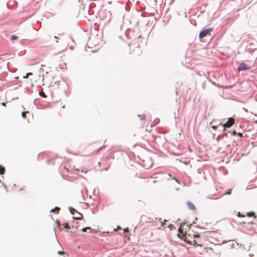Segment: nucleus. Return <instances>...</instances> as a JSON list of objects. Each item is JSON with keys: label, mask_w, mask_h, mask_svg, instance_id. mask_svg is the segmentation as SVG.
<instances>
[{"label": "nucleus", "mask_w": 257, "mask_h": 257, "mask_svg": "<svg viewBox=\"0 0 257 257\" xmlns=\"http://www.w3.org/2000/svg\"><path fill=\"white\" fill-rule=\"evenodd\" d=\"M237 135H238V136H239L240 137L242 136V134L241 133H239Z\"/></svg>", "instance_id": "nucleus-23"}, {"label": "nucleus", "mask_w": 257, "mask_h": 257, "mask_svg": "<svg viewBox=\"0 0 257 257\" xmlns=\"http://www.w3.org/2000/svg\"><path fill=\"white\" fill-rule=\"evenodd\" d=\"M138 116L140 118L141 120H145L146 118V116L145 114H140Z\"/></svg>", "instance_id": "nucleus-9"}, {"label": "nucleus", "mask_w": 257, "mask_h": 257, "mask_svg": "<svg viewBox=\"0 0 257 257\" xmlns=\"http://www.w3.org/2000/svg\"><path fill=\"white\" fill-rule=\"evenodd\" d=\"M63 226L65 228H69L68 224L67 223H65L63 224Z\"/></svg>", "instance_id": "nucleus-13"}, {"label": "nucleus", "mask_w": 257, "mask_h": 257, "mask_svg": "<svg viewBox=\"0 0 257 257\" xmlns=\"http://www.w3.org/2000/svg\"><path fill=\"white\" fill-rule=\"evenodd\" d=\"M82 172H84L85 173H87V171H86L84 172V171H82Z\"/></svg>", "instance_id": "nucleus-25"}, {"label": "nucleus", "mask_w": 257, "mask_h": 257, "mask_svg": "<svg viewBox=\"0 0 257 257\" xmlns=\"http://www.w3.org/2000/svg\"><path fill=\"white\" fill-rule=\"evenodd\" d=\"M232 134H233V136L236 135V131H233V133H232Z\"/></svg>", "instance_id": "nucleus-22"}, {"label": "nucleus", "mask_w": 257, "mask_h": 257, "mask_svg": "<svg viewBox=\"0 0 257 257\" xmlns=\"http://www.w3.org/2000/svg\"><path fill=\"white\" fill-rule=\"evenodd\" d=\"M187 205L191 210H194L196 209L195 205L192 203L188 202H187Z\"/></svg>", "instance_id": "nucleus-6"}, {"label": "nucleus", "mask_w": 257, "mask_h": 257, "mask_svg": "<svg viewBox=\"0 0 257 257\" xmlns=\"http://www.w3.org/2000/svg\"><path fill=\"white\" fill-rule=\"evenodd\" d=\"M234 123V119L232 117L228 118L227 121L223 124V126L224 127V130L225 128H229Z\"/></svg>", "instance_id": "nucleus-3"}, {"label": "nucleus", "mask_w": 257, "mask_h": 257, "mask_svg": "<svg viewBox=\"0 0 257 257\" xmlns=\"http://www.w3.org/2000/svg\"><path fill=\"white\" fill-rule=\"evenodd\" d=\"M40 95H41L42 96L44 97H46V95H45L44 92H43V91L40 92Z\"/></svg>", "instance_id": "nucleus-15"}, {"label": "nucleus", "mask_w": 257, "mask_h": 257, "mask_svg": "<svg viewBox=\"0 0 257 257\" xmlns=\"http://www.w3.org/2000/svg\"><path fill=\"white\" fill-rule=\"evenodd\" d=\"M238 217H245V215H241V214L240 213V212H238Z\"/></svg>", "instance_id": "nucleus-16"}, {"label": "nucleus", "mask_w": 257, "mask_h": 257, "mask_svg": "<svg viewBox=\"0 0 257 257\" xmlns=\"http://www.w3.org/2000/svg\"><path fill=\"white\" fill-rule=\"evenodd\" d=\"M70 211L71 213L73 215V218L75 219H81L82 218V214L78 212L75 209L72 208H70Z\"/></svg>", "instance_id": "nucleus-2"}, {"label": "nucleus", "mask_w": 257, "mask_h": 257, "mask_svg": "<svg viewBox=\"0 0 257 257\" xmlns=\"http://www.w3.org/2000/svg\"><path fill=\"white\" fill-rule=\"evenodd\" d=\"M87 229H91V228H90V227H85V228H83L82 229V231L83 232H85V231H86V230H87Z\"/></svg>", "instance_id": "nucleus-12"}, {"label": "nucleus", "mask_w": 257, "mask_h": 257, "mask_svg": "<svg viewBox=\"0 0 257 257\" xmlns=\"http://www.w3.org/2000/svg\"><path fill=\"white\" fill-rule=\"evenodd\" d=\"M178 236L190 244L194 245L196 246H202V242L196 239L200 237L199 234H195L194 232L187 234L186 232H185V233L183 232L182 226H181L179 229Z\"/></svg>", "instance_id": "nucleus-1"}, {"label": "nucleus", "mask_w": 257, "mask_h": 257, "mask_svg": "<svg viewBox=\"0 0 257 257\" xmlns=\"http://www.w3.org/2000/svg\"><path fill=\"white\" fill-rule=\"evenodd\" d=\"M157 181L156 180H154L153 183H156Z\"/></svg>", "instance_id": "nucleus-24"}, {"label": "nucleus", "mask_w": 257, "mask_h": 257, "mask_svg": "<svg viewBox=\"0 0 257 257\" xmlns=\"http://www.w3.org/2000/svg\"><path fill=\"white\" fill-rule=\"evenodd\" d=\"M58 253L59 254H64V252L63 251H59Z\"/></svg>", "instance_id": "nucleus-17"}, {"label": "nucleus", "mask_w": 257, "mask_h": 257, "mask_svg": "<svg viewBox=\"0 0 257 257\" xmlns=\"http://www.w3.org/2000/svg\"><path fill=\"white\" fill-rule=\"evenodd\" d=\"M213 29L212 28H208L207 29H205L202 32H201L199 34V38L200 39H202L205 36H206L210 32L212 31Z\"/></svg>", "instance_id": "nucleus-4"}, {"label": "nucleus", "mask_w": 257, "mask_h": 257, "mask_svg": "<svg viewBox=\"0 0 257 257\" xmlns=\"http://www.w3.org/2000/svg\"><path fill=\"white\" fill-rule=\"evenodd\" d=\"M124 232H128L129 231L128 228H125L124 229Z\"/></svg>", "instance_id": "nucleus-19"}, {"label": "nucleus", "mask_w": 257, "mask_h": 257, "mask_svg": "<svg viewBox=\"0 0 257 257\" xmlns=\"http://www.w3.org/2000/svg\"><path fill=\"white\" fill-rule=\"evenodd\" d=\"M55 210H57V212L60 210V208L56 207L54 209H53L51 210V212H55Z\"/></svg>", "instance_id": "nucleus-10"}, {"label": "nucleus", "mask_w": 257, "mask_h": 257, "mask_svg": "<svg viewBox=\"0 0 257 257\" xmlns=\"http://www.w3.org/2000/svg\"><path fill=\"white\" fill-rule=\"evenodd\" d=\"M18 38V37L16 36V35H13L11 37V39L12 40H16Z\"/></svg>", "instance_id": "nucleus-14"}, {"label": "nucleus", "mask_w": 257, "mask_h": 257, "mask_svg": "<svg viewBox=\"0 0 257 257\" xmlns=\"http://www.w3.org/2000/svg\"><path fill=\"white\" fill-rule=\"evenodd\" d=\"M5 171V167H3L2 166L0 165V174L3 175L4 174Z\"/></svg>", "instance_id": "nucleus-7"}, {"label": "nucleus", "mask_w": 257, "mask_h": 257, "mask_svg": "<svg viewBox=\"0 0 257 257\" xmlns=\"http://www.w3.org/2000/svg\"><path fill=\"white\" fill-rule=\"evenodd\" d=\"M231 190H230L229 191H228L225 194L226 195H229L231 194Z\"/></svg>", "instance_id": "nucleus-18"}, {"label": "nucleus", "mask_w": 257, "mask_h": 257, "mask_svg": "<svg viewBox=\"0 0 257 257\" xmlns=\"http://www.w3.org/2000/svg\"><path fill=\"white\" fill-rule=\"evenodd\" d=\"M250 67L248 66L247 64L244 63H241L238 66L237 69L239 71H243L245 70L249 69Z\"/></svg>", "instance_id": "nucleus-5"}, {"label": "nucleus", "mask_w": 257, "mask_h": 257, "mask_svg": "<svg viewBox=\"0 0 257 257\" xmlns=\"http://www.w3.org/2000/svg\"><path fill=\"white\" fill-rule=\"evenodd\" d=\"M28 113V111H24L22 113V116L25 118L26 117V114Z\"/></svg>", "instance_id": "nucleus-11"}, {"label": "nucleus", "mask_w": 257, "mask_h": 257, "mask_svg": "<svg viewBox=\"0 0 257 257\" xmlns=\"http://www.w3.org/2000/svg\"><path fill=\"white\" fill-rule=\"evenodd\" d=\"M247 216L248 217H255V215L254 212H248L246 214Z\"/></svg>", "instance_id": "nucleus-8"}, {"label": "nucleus", "mask_w": 257, "mask_h": 257, "mask_svg": "<svg viewBox=\"0 0 257 257\" xmlns=\"http://www.w3.org/2000/svg\"><path fill=\"white\" fill-rule=\"evenodd\" d=\"M212 127L214 130H216L217 129V126H212Z\"/></svg>", "instance_id": "nucleus-21"}, {"label": "nucleus", "mask_w": 257, "mask_h": 257, "mask_svg": "<svg viewBox=\"0 0 257 257\" xmlns=\"http://www.w3.org/2000/svg\"><path fill=\"white\" fill-rule=\"evenodd\" d=\"M32 74V73H29V74H27L26 75V76H24V78H28V75H29V74Z\"/></svg>", "instance_id": "nucleus-20"}]
</instances>
